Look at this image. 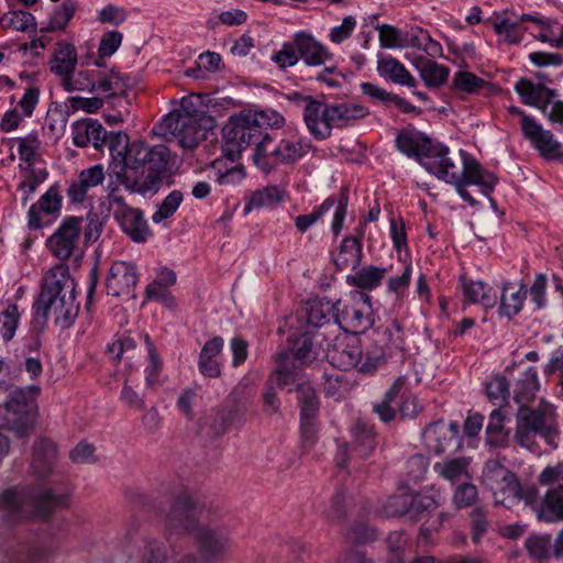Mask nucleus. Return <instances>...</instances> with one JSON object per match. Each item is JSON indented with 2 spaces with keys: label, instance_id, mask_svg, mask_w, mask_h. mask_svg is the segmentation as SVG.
<instances>
[{
  "label": "nucleus",
  "instance_id": "f257e3e1",
  "mask_svg": "<svg viewBox=\"0 0 563 563\" xmlns=\"http://www.w3.org/2000/svg\"><path fill=\"white\" fill-rule=\"evenodd\" d=\"M110 153L112 163L109 167L110 180L107 186L108 209L113 211L125 205L119 194V185L130 192L145 195L156 192L162 184L170 159V151L159 144L150 146L144 141L128 142L126 136L118 134L111 137Z\"/></svg>",
  "mask_w": 563,
  "mask_h": 563
},
{
  "label": "nucleus",
  "instance_id": "f03ea898",
  "mask_svg": "<svg viewBox=\"0 0 563 563\" xmlns=\"http://www.w3.org/2000/svg\"><path fill=\"white\" fill-rule=\"evenodd\" d=\"M421 165L439 179L455 186L462 199L475 205V199L466 190L467 185H476L483 195L488 196L497 184L496 176L481 167L470 154L460 151L450 155L449 148L433 146L431 154L421 158Z\"/></svg>",
  "mask_w": 563,
  "mask_h": 563
},
{
  "label": "nucleus",
  "instance_id": "7ed1b4c3",
  "mask_svg": "<svg viewBox=\"0 0 563 563\" xmlns=\"http://www.w3.org/2000/svg\"><path fill=\"white\" fill-rule=\"evenodd\" d=\"M76 284L67 265L57 264L43 276L41 292L34 302L37 316H52L60 328H68L78 314Z\"/></svg>",
  "mask_w": 563,
  "mask_h": 563
},
{
  "label": "nucleus",
  "instance_id": "20e7f679",
  "mask_svg": "<svg viewBox=\"0 0 563 563\" xmlns=\"http://www.w3.org/2000/svg\"><path fill=\"white\" fill-rule=\"evenodd\" d=\"M291 100L302 109L306 126L318 140L330 137L334 128L349 126L369 114V110L361 104L350 102L330 104L298 92L291 96Z\"/></svg>",
  "mask_w": 563,
  "mask_h": 563
},
{
  "label": "nucleus",
  "instance_id": "39448f33",
  "mask_svg": "<svg viewBox=\"0 0 563 563\" xmlns=\"http://www.w3.org/2000/svg\"><path fill=\"white\" fill-rule=\"evenodd\" d=\"M284 118L275 111H258L245 113L233 119L227 126L224 135L223 152L231 159L235 161L243 151L256 146L267 133V126H280Z\"/></svg>",
  "mask_w": 563,
  "mask_h": 563
},
{
  "label": "nucleus",
  "instance_id": "423d86ee",
  "mask_svg": "<svg viewBox=\"0 0 563 563\" xmlns=\"http://www.w3.org/2000/svg\"><path fill=\"white\" fill-rule=\"evenodd\" d=\"M556 412L553 405L541 400L537 407L520 406L516 416V442L530 451L539 448L538 438L555 446L558 437Z\"/></svg>",
  "mask_w": 563,
  "mask_h": 563
},
{
  "label": "nucleus",
  "instance_id": "0eeeda50",
  "mask_svg": "<svg viewBox=\"0 0 563 563\" xmlns=\"http://www.w3.org/2000/svg\"><path fill=\"white\" fill-rule=\"evenodd\" d=\"M481 484L492 492L497 505L506 508L514 507L520 500L532 504L538 496L533 486L522 487L517 476L497 459L485 462Z\"/></svg>",
  "mask_w": 563,
  "mask_h": 563
},
{
  "label": "nucleus",
  "instance_id": "6e6552de",
  "mask_svg": "<svg viewBox=\"0 0 563 563\" xmlns=\"http://www.w3.org/2000/svg\"><path fill=\"white\" fill-rule=\"evenodd\" d=\"M68 494H56L52 490L31 497L18 490H7L0 496V511L9 519L26 518L30 516L47 517L56 508L68 506Z\"/></svg>",
  "mask_w": 563,
  "mask_h": 563
},
{
  "label": "nucleus",
  "instance_id": "1a4fd4ad",
  "mask_svg": "<svg viewBox=\"0 0 563 563\" xmlns=\"http://www.w3.org/2000/svg\"><path fill=\"white\" fill-rule=\"evenodd\" d=\"M214 126L213 119H190L167 114L159 124L163 135L173 136L179 146L191 150L206 137V132Z\"/></svg>",
  "mask_w": 563,
  "mask_h": 563
},
{
  "label": "nucleus",
  "instance_id": "9d476101",
  "mask_svg": "<svg viewBox=\"0 0 563 563\" xmlns=\"http://www.w3.org/2000/svg\"><path fill=\"white\" fill-rule=\"evenodd\" d=\"M404 338L400 328L380 327L371 336V343L365 354V363L362 365L363 373L375 371L387 357H391L404 351Z\"/></svg>",
  "mask_w": 563,
  "mask_h": 563
},
{
  "label": "nucleus",
  "instance_id": "9b49d317",
  "mask_svg": "<svg viewBox=\"0 0 563 563\" xmlns=\"http://www.w3.org/2000/svg\"><path fill=\"white\" fill-rule=\"evenodd\" d=\"M367 297L362 292H354L335 302L333 324L346 332H363L372 325Z\"/></svg>",
  "mask_w": 563,
  "mask_h": 563
},
{
  "label": "nucleus",
  "instance_id": "f8f14e48",
  "mask_svg": "<svg viewBox=\"0 0 563 563\" xmlns=\"http://www.w3.org/2000/svg\"><path fill=\"white\" fill-rule=\"evenodd\" d=\"M31 402L20 388L10 390L8 399L0 405V428L11 430L18 435H25L33 424Z\"/></svg>",
  "mask_w": 563,
  "mask_h": 563
},
{
  "label": "nucleus",
  "instance_id": "ddd939ff",
  "mask_svg": "<svg viewBox=\"0 0 563 563\" xmlns=\"http://www.w3.org/2000/svg\"><path fill=\"white\" fill-rule=\"evenodd\" d=\"M205 509L187 493L181 492L167 515V526L176 532L194 533L203 523Z\"/></svg>",
  "mask_w": 563,
  "mask_h": 563
},
{
  "label": "nucleus",
  "instance_id": "4468645a",
  "mask_svg": "<svg viewBox=\"0 0 563 563\" xmlns=\"http://www.w3.org/2000/svg\"><path fill=\"white\" fill-rule=\"evenodd\" d=\"M199 552V563H220L230 547L228 532L220 527L202 523L192 533Z\"/></svg>",
  "mask_w": 563,
  "mask_h": 563
},
{
  "label": "nucleus",
  "instance_id": "2eb2a0df",
  "mask_svg": "<svg viewBox=\"0 0 563 563\" xmlns=\"http://www.w3.org/2000/svg\"><path fill=\"white\" fill-rule=\"evenodd\" d=\"M82 219L79 217L66 218L56 231L47 239L49 252L60 261L70 258L79 250Z\"/></svg>",
  "mask_w": 563,
  "mask_h": 563
},
{
  "label": "nucleus",
  "instance_id": "dca6fc26",
  "mask_svg": "<svg viewBox=\"0 0 563 563\" xmlns=\"http://www.w3.org/2000/svg\"><path fill=\"white\" fill-rule=\"evenodd\" d=\"M327 356L330 363L342 369L358 367L362 372V365L365 363V355L355 338H335V342L328 349Z\"/></svg>",
  "mask_w": 563,
  "mask_h": 563
},
{
  "label": "nucleus",
  "instance_id": "f3484780",
  "mask_svg": "<svg viewBox=\"0 0 563 563\" xmlns=\"http://www.w3.org/2000/svg\"><path fill=\"white\" fill-rule=\"evenodd\" d=\"M522 133L543 157L548 159L563 158V145L531 117H523Z\"/></svg>",
  "mask_w": 563,
  "mask_h": 563
},
{
  "label": "nucleus",
  "instance_id": "a211bd4d",
  "mask_svg": "<svg viewBox=\"0 0 563 563\" xmlns=\"http://www.w3.org/2000/svg\"><path fill=\"white\" fill-rule=\"evenodd\" d=\"M112 213L122 231L133 242L143 243L151 235V229L141 210L125 203L115 208Z\"/></svg>",
  "mask_w": 563,
  "mask_h": 563
},
{
  "label": "nucleus",
  "instance_id": "6ab92c4d",
  "mask_svg": "<svg viewBox=\"0 0 563 563\" xmlns=\"http://www.w3.org/2000/svg\"><path fill=\"white\" fill-rule=\"evenodd\" d=\"M139 280L135 265L128 262H114L107 277V289L112 296H129Z\"/></svg>",
  "mask_w": 563,
  "mask_h": 563
},
{
  "label": "nucleus",
  "instance_id": "aec40b11",
  "mask_svg": "<svg viewBox=\"0 0 563 563\" xmlns=\"http://www.w3.org/2000/svg\"><path fill=\"white\" fill-rule=\"evenodd\" d=\"M457 434V423L452 422L446 424L443 421H438L429 424L424 429L422 439L430 451L435 454H441L454 445Z\"/></svg>",
  "mask_w": 563,
  "mask_h": 563
},
{
  "label": "nucleus",
  "instance_id": "412c9836",
  "mask_svg": "<svg viewBox=\"0 0 563 563\" xmlns=\"http://www.w3.org/2000/svg\"><path fill=\"white\" fill-rule=\"evenodd\" d=\"M57 460V448L48 439H37L33 444L31 473L36 478H46L53 474Z\"/></svg>",
  "mask_w": 563,
  "mask_h": 563
},
{
  "label": "nucleus",
  "instance_id": "4be33fe9",
  "mask_svg": "<svg viewBox=\"0 0 563 563\" xmlns=\"http://www.w3.org/2000/svg\"><path fill=\"white\" fill-rule=\"evenodd\" d=\"M71 134L74 144L79 147H85L92 144L95 148L99 150L103 144L109 142L111 145V137L115 134L107 135V131L103 126L91 120L77 121L71 126ZM119 133H117L118 135Z\"/></svg>",
  "mask_w": 563,
  "mask_h": 563
},
{
  "label": "nucleus",
  "instance_id": "5701e85b",
  "mask_svg": "<svg viewBox=\"0 0 563 563\" xmlns=\"http://www.w3.org/2000/svg\"><path fill=\"white\" fill-rule=\"evenodd\" d=\"M104 180L103 166L98 164L81 170L77 179L73 180L67 189L71 202H82L90 189L101 185Z\"/></svg>",
  "mask_w": 563,
  "mask_h": 563
},
{
  "label": "nucleus",
  "instance_id": "b1692460",
  "mask_svg": "<svg viewBox=\"0 0 563 563\" xmlns=\"http://www.w3.org/2000/svg\"><path fill=\"white\" fill-rule=\"evenodd\" d=\"M128 84L113 69H96L93 91L102 99L118 98L125 95Z\"/></svg>",
  "mask_w": 563,
  "mask_h": 563
},
{
  "label": "nucleus",
  "instance_id": "393cba45",
  "mask_svg": "<svg viewBox=\"0 0 563 563\" xmlns=\"http://www.w3.org/2000/svg\"><path fill=\"white\" fill-rule=\"evenodd\" d=\"M276 367L268 378V383L280 388L299 385V373L301 365L291 360L290 354L277 353L275 356Z\"/></svg>",
  "mask_w": 563,
  "mask_h": 563
},
{
  "label": "nucleus",
  "instance_id": "a878e982",
  "mask_svg": "<svg viewBox=\"0 0 563 563\" xmlns=\"http://www.w3.org/2000/svg\"><path fill=\"white\" fill-rule=\"evenodd\" d=\"M295 45L299 56L309 66H320L332 57L327 47L306 33L296 34Z\"/></svg>",
  "mask_w": 563,
  "mask_h": 563
},
{
  "label": "nucleus",
  "instance_id": "bb28decb",
  "mask_svg": "<svg viewBox=\"0 0 563 563\" xmlns=\"http://www.w3.org/2000/svg\"><path fill=\"white\" fill-rule=\"evenodd\" d=\"M224 346V341L220 336H216L205 343L201 349L198 368L199 372L206 376L216 378L221 374L218 356L221 354Z\"/></svg>",
  "mask_w": 563,
  "mask_h": 563
},
{
  "label": "nucleus",
  "instance_id": "cd10ccee",
  "mask_svg": "<svg viewBox=\"0 0 563 563\" xmlns=\"http://www.w3.org/2000/svg\"><path fill=\"white\" fill-rule=\"evenodd\" d=\"M287 192L279 186H266L251 192L244 206V213L263 208H275L282 203Z\"/></svg>",
  "mask_w": 563,
  "mask_h": 563
},
{
  "label": "nucleus",
  "instance_id": "c85d7f7f",
  "mask_svg": "<svg viewBox=\"0 0 563 563\" xmlns=\"http://www.w3.org/2000/svg\"><path fill=\"white\" fill-rule=\"evenodd\" d=\"M49 69L53 74L64 79L73 73L77 65V52L74 45L68 43H58L49 62Z\"/></svg>",
  "mask_w": 563,
  "mask_h": 563
},
{
  "label": "nucleus",
  "instance_id": "c756f323",
  "mask_svg": "<svg viewBox=\"0 0 563 563\" xmlns=\"http://www.w3.org/2000/svg\"><path fill=\"white\" fill-rule=\"evenodd\" d=\"M470 460L466 457L444 459L434 464V472L451 484L470 481Z\"/></svg>",
  "mask_w": 563,
  "mask_h": 563
},
{
  "label": "nucleus",
  "instance_id": "7c9ffc66",
  "mask_svg": "<svg viewBox=\"0 0 563 563\" xmlns=\"http://www.w3.org/2000/svg\"><path fill=\"white\" fill-rule=\"evenodd\" d=\"M275 139L266 133L253 147L251 158L263 173L268 174L277 166Z\"/></svg>",
  "mask_w": 563,
  "mask_h": 563
},
{
  "label": "nucleus",
  "instance_id": "2f4dec72",
  "mask_svg": "<svg viewBox=\"0 0 563 563\" xmlns=\"http://www.w3.org/2000/svg\"><path fill=\"white\" fill-rule=\"evenodd\" d=\"M362 258V244L357 238H345L339 251L333 255V262L335 266L341 269H354L356 268Z\"/></svg>",
  "mask_w": 563,
  "mask_h": 563
},
{
  "label": "nucleus",
  "instance_id": "473e14b6",
  "mask_svg": "<svg viewBox=\"0 0 563 563\" xmlns=\"http://www.w3.org/2000/svg\"><path fill=\"white\" fill-rule=\"evenodd\" d=\"M352 446L362 459L368 457L376 446L373 428L358 420L351 429Z\"/></svg>",
  "mask_w": 563,
  "mask_h": 563
},
{
  "label": "nucleus",
  "instance_id": "72a5a7b5",
  "mask_svg": "<svg viewBox=\"0 0 563 563\" xmlns=\"http://www.w3.org/2000/svg\"><path fill=\"white\" fill-rule=\"evenodd\" d=\"M377 70L380 76L390 79L395 84L408 87L416 85L413 76L394 57L380 58L377 63Z\"/></svg>",
  "mask_w": 563,
  "mask_h": 563
},
{
  "label": "nucleus",
  "instance_id": "f704fd0d",
  "mask_svg": "<svg viewBox=\"0 0 563 563\" xmlns=\"http://www.w3.org/2000/svg\"><path fill=\"white\" fill-rule=\"evenodd\" d=\"M516 91L525 104L539 107L540 103H550L554 92L542 85L522 78L516 84Z\"/></svg>",
  "mask_w": 563,
  "mask_h": 563
},
{
  "label": "nucleus",
  "instance_id": "c9c22d12",
  "mask_svg": "<svg viewBox=\"0 0 563 563\" xmlns=\"http://www.w3.org/2000/svg\"><path fill=\"white\" fill-rule=\"evenodd\" d=\"M505 415L500 409H495L489 416L486 428V443L493 448L504 449L508 446L509 433L504 426Z\"/></svg>",
  "mask_w": 563,
  "mask_h": 563
},
{
  "label": "nucleus",
  "instance_id": "e433bc0d",
  "mask_svg": "<svg viewBox=\"0 0 563 563\" xmlns=\"http://www.w3.org/2000/svg\"><path fill=\"white\" fill-rule=\"evenodd\" d=\"M463 292L470 302L479 303L486 309L497 303V291L482 282L464 283Z\"/></svg>",
  "mask_w": 563,
  "mask_h": 563
},
{
  "label": "nucleus",
  "instance_id": "4c0bfd02",
  "mask_svg": "<svg viewBox=\"0 0 563 563\" xmlns=\"http://www.w3.org/2000/svg\"><path fill=\"white\" fill-rule=\"evenodd\" d=\"M538 517L548 522L563 519V487L548 489Z\"/></svg>",
  "mask_w": 563,
  "mask_h": 563
},
{
  "label": "nucleus",
  "instance_id": "58836bf2",
  "mask_svg": "<svg viewBox=\"0 0 563 563\" xmlns=\"http://www.w3.org/2000/svg\"><path fill=\"white\" fill-rule=\"evenodd\" d=\"M539 387L538 373L530 367L518 379L514 398L520 406H528L533 400Z\"/></svg>",
  "mask_w": 563,
  "mask_h": 563
},
{
  "label": "nucleus",
  "instance_id": "ea45409f",
  "mask_svg": "<svg viewBox=\"0 0 563 563\" xmlns=\"http://www.w3.org/2000/svg\"><path fill=\"white\" fill-rule=\"evenodd\" d=\"M415 66L429 87L441 86L448 79L449 70L431 59L420 57L416 60Z\"/></svg>",
  "mask_w": 563,
  "mask_h": 563
},
{
  "label": "nucleus",
  "instance_id": "a19ab883",
  "mask_svg": "<svg viewBox=\"0 0 563 563\" xmlns=\"http://www.w3.org/2000/svg\"><path fill=\"white\" fill-rule=\"evenodd\" d=\"M278 164H292L309 151V145L301 141L275 140Z\"/></svg>",
  "mask_w": 563,
  "mask_h": 563
},
{
  "label": "nucleus",
  "instance_id": "79ce46f5",
  "mask_svg": "<svg viewBox=\"0 0 563 563\" xmlns=\"http://www.w3.org/2000/svg\"><path fill=\"white\" fill-rule=\"evenodd\" d=\"M335 302L330 300H314L306 309L307 321L312 327H322L333 320Z\"/></svg>",
  "mask_w": 563,
  "mask_h": 563
},
{
  "label": "nucleus",
  "instance_id": "37998d69",
  "mask_svg": "<svg viewBox=\"0 0 563 563\" xmlns=\"http://www.w3.org/2000/svg\"><path fill=\"white\" fill-rule=\"evenodd\" d=\"M527 290L521 284L517 290H514L509 285L504 286L500 298V312L508 318L519 313L526 299Z\"/></svg>",
  "mask_w": 563,
  "mask_h": 563
},
{
  "label": "nucleus",
  "instance_id": "c03bdc74",
  "mask_svg": "<svg viewBox=\"0 0 563 563\" xmlns=\"http://www.w3.org/2000/svg\"><path fill=\"white\" fill-rule=\"evenodd\" d=\"M397 147L408 156H416L421 163V158L431 154L433 146L429 141L422 143L411 134L400 133L396 140Z\"/></svg>",
  "mask_w": 563,
  "mask_h": 563
},
{
  "label": "nucleus",
  "instance_id": "a18cd8bd",
  "mask_svg": "<svg viewBox=\"0 0 563 563\" xmlns=\"http://www.w3.org/2000/svg\"><path fill=\"white\" fill-rule=\"evenodd\" d=\"M169 114L189 117L190 119H213L207 112V106L201 95H190L181 99L180 108Z\"/></svg>",
  "mask_w": 563,
  "mask_h": 563
},
{
  "label": "nucleus",
  "instance_id": "49530a36",
  "mask_svg": "<svg viewBox=\"0 0 563 563\" xmlns=\"http://www.w3.org/2000/svg\"><path fill=\"white\" fill-rule=\"evenodd\" d=\"M282 354H290L291 360L301 366H305L317 358V351L311 338L303 333L295 342L289 351H283Z\"/></svg>",
  "mask_w": 563,
  "mask_h": 563
},
{
  "label": "nucleus",
  "instance_id": "de8ad7c7",
  "mask_svg": "<svg viewBox=\"0 0 563 563\" xmlns=\"http://www.w3.org/2000/svg\"><path fill=\"white\" fill-rule=\"evenodd\" d=\"M387 269L384 267L367 266L349 276V282L363 289H372L378 286L384 278Z\"/></svg>",
  "mask_w": 563,
  "mask_h": 563
},
{
  "label": "nucleus",
  "instance_id": "09e8293b",
  "mask_svg": "<svg viewBox=\"0 0 563 563\" xmlns=\"http://www.w3.org/2000/svg\"><path fill=\"white\" fill-rule=\"evenodd\" d=\"M96 70H80L70 73L60 80L63 88L68 91H93Z\"/></svg>",
  "mask_w": 563,
  "mask_h": 563
},
{
  "label": "nucleus",
  "instance_id": "8fccbe9b",
  "mask_svg": "<svg viewBox=\"0 0 563 563\" xmlns=\"http://www.w3.org/2000/svg\"><path fill=\"white\" fill-rule=\"evenodd\" d=\"M137 383V377L129 373L124 377L123 387L120 394V399L129 407L139 411L145 410V401L141 394H139L134 386Z\"/></svg>",
  "mask_w": 563,
  "mask_h": 563
},
{
  "label": "nucleus",
  "instance_id": "3c124183",
  "mask_svg": "<svg viewBox=\"0 0 563 563\" xmlns=\"http://www.w3.org/2000/svg\"><path fill=\"white\" fill-rule=\"evenodd\" d=\"M145 343L147 344V365L144 369V378L147 388H152L159 384V375L162 372V361L153 346V344L150 342V339L147 335L144 336Z\"/></svg>",
  "mask_w": 563,
  "mask_h": 563
},
{
  "label": "nucleus",
  "instance_id": "603ef678",
  "mask_svg": "<svg viewBox=\"0 0 563 563\" xmlns=\"http://www.w3.org/2000/svg\"><path fill=\"white\" fill-rule=\"evenodd\" d=\"M478 498L476 485L464 481L456 486L452 495V503L456 509L467 508L475 504Z\"/></svg>",
  "mask_w": 563,
  "mask_h": 563
},
{
  "label": "nucleus",
  "instance_id": "864d4df0",
  "mask_svg": "<svg viewBox=\"0 0 563 563\" xmlns=\"http://www.w3.org/2000/svg\"><path fill=\"white\" fill-rule=\"evenodd\" d=\"M0 25L3 29L26 32L34 26V18L26 11H10L2 15Z\"/></svg>",
  "mask_w": 563,
  "mask_h": 563
},
{
  "label": "nucleus",
  "instance_id": "5fc2aeb1",
  "mask_svg": "<svg viewBox=\"0 0 563 563\" xmlns=\"http://www.w3.org/2000/svg\"><path fill=\"white\" fill-rule=\"evenodd\" d=\"M298 400L301 406V417H316L319 410V401L314 389L307 383L297 387Z\"/></svg>",
  "mask_w": 563,
  "mask_h": 563
},
{
  "label": "nucleus",
  "instance_id": "6e6d98bb",
  "mask_svg": "<svg viewBox=\"0 0 563 563\" xmlns=\"http://www.w3.org/2000/svg\"><path fill=\"white\" fill-rule=\"evenodd\" d=\"M136 340L131 335H123L113 341L107 349L108 353L117 360L131 361L136 355Z\"/></svg>",
  "mask_w": 563,
  "mask_h": 563
},
{
  "label": "nucleus",
  "instance_id": "4d7b16f0",
  "mask_svg": "<svg viewBox=\"0 0 563 563\" xmlns=\"http://www.w3.org/2000/svg\"><path fill=\"white\" fill-rule=\"evenodd\" d=\"M335 205V199L330 197L325 199L321 206L316 208L311 213L296 217L295 224L300 233H305L310 229L322 216Z\"/></svg>",
  "mask_w": 563,
  "mask_h": 563
},
{
  "label": "nucleus",
  "instance_id": "13d9d810",
  "mask_svg": "<svg viewBox=\"0 0 563 563\" xmlns=\"http://www.w3.org/2000/svg\"><path fill=\"white\" fill-rule=\"evenodd\" d=\"M20 313L16 305H9L0 314V335L4 342L10 341L18 328Z\"/></svg>",
  "mask_w": 563,
  "mask_h": 563
},
{
  "label": "nucleus",
  "instance_id": "bf43d9fd",
  "mask_svg": "<svg viewBox=\"0 0 563 563\" xmlns=\"http://www.w3.org/2000/svg\"><path fill=\"white\" fill-rule=\"evenodd\" d=\"M454 87L464 92L476 93L488 85L487 81L470 71H457L453 78Z\"/></svg>",
  "mask_w": 563,
  "mask_h": 563
},
{
  "label": "nucleus",
  "instance_id": "052dcab7",
  "mask_svg": "<svg viewBox=\"0 0 563 563\" xmlns=\"http://www.w3.org/2000/svg\"><path fill=\"white\" fill-rule=\"evenodd\" d=\"M19 155L22 161H24L27 166L23 167L20 165L21 169L26 170L32 167L35 161L36 151L40 148L41 142L37 137L36 133H31L25 137L19 139Z\"/></svg>",
  "mask_w": 563,
  "mask_h": 563
},
{
  "label": "nucleus",
  "instance_id": "680f3d73",
  "mask_svg": "<svg viewBox=\"0 0 563 563\" xmlns=\"http://www.w3.org/2000/svg\"><path fill=\"white\" fill-rule=\"evenodd\" d=\"M183 201V194L179 190H173L158 206L157 210L152 216L154 223H159L165 219L172 217Z\"/></svg>",
  "mask_w": 563,
  "mask_h": 563
},
{
  "label": "nucleus",
  "instance_id": "e2e57ef3",
  "mask_svg": "<svg viewBox=\"0 0 563 563\" xmlns=\"http://www.w3.org/2000/svg\"><path fill=\"white\" fill-rule=\"evenodd\" d=\"M443 497L440 493L434 496H429L426 494H416L411 496V501L409 505V511L413 514L415 517L422 515L426 511H430L441 505Z\"/></svg>",
  "mask_w": 563,
  "mask_h": 563
},
{
  "label": "nucleus",
  "instance_id": "0e129e2a",
  "mask_svg": "<svg viewBox=\"0 0 563 563\" xmlns=\"http://www.w3.org/2000/svg\"><path fill=\"white\" fill-rule=\"evenodd\" d=\"M526 548L533 559L543 560L549 556L553 543L549 534L533 536L527 539Z\"/></svg>",
  "mask_w": 563,
  "mask_h": 563
},
{
  "label": "nucleus",
  "instance_id": "69168bd1",
  "mask_svg": "<svg viewBox=\"0 0 563 563\" xmlns=\"http://www.w3.org/2000/svg\"><path fill=\"white\" fill-rule=\"evenodd\" d=\"M75 11L76 3L71 0H66L54 12L46 29L49 31L64 30L68 22L71 20Z\"/></svg>",
  "mask_w": 563,
  "mask_h": 563
},
{
  "label": "nucleus",
  "instance_id": "338daca9",
  "mask_svg": "<svg viewBox=\"0 0 563 563\" xmlns=\"http://www.w3.org/2000/svg\"><path fill=\"white\" fill-rule=\"evenodd\" d=\"M411 495L401 493L388 497L383 506V511L388 517L402 516L409 512Z\"/></svg>",
  "mask_w": 563,
  "mask_h": 563
},
{
  "label": "nucleus",
  "instance_id": "774afa93",
  "mask_svg": "<svg viewBox=\"0 0 563 563\" xmlns=\"http://www.w3.org/2000/svg\"><path fill=\"white\" fill-rule=\"evenodd\" d=\"M539 483L550 488H563V462L548 465L538 477Z\"/></svg>",
  "mask_w": 563,
  "mask_h": 563
}]
</instances>
